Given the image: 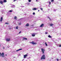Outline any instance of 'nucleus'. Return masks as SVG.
<instances>
[{
  "mask_svg": "<svg viewBox=\"0 0 61 61\" xmlns=\"http://www.w3.org/2000/svg\"><path fill=\"white\" fill-rule=\"evenodd\" d=\"M17 18V17H16V16H15L14 17V18L15 19H16Z\"/></svg>",
  "mask_w": 61,
  "mask_h": 61,
  "instance_id": "obj_19",
  "label": "nucleus"
},
{
  "mask_svg": "<svg viewBox=\"0 0 61 61\" xmlns=\"http://www.w3.org/2000/svg\"><path fill=\"white\" fill-rule=\"evenodd\" d=\"M31 43L33 45H36V44H37L36 43V42H31Z\"/></svg>",
  "mask_w": 61,
  "mask_h": 61,
  "instance_id": "obj_6",
  "label": "nucleus"
},
{
  "mask_svg": "<svg viewBox=\"0 0 61 61\" xmlns=\"http://www.w3.org/2000/svg\"><path fill=\"white\" fill-rule=\"evenodd\" d=\"M33 15H35V12H33Z\"/></svg>",
  "mask_w": 61,
  "mask_h": 61,
  "instance_id": "obj_24",
  "label": "nucleus"
},
{
  "mask_svg": "<svg viewBox=\"0 0 61 61\" xmlns=\"http://www.w3.org/2000/svg\"><path fill=\"white\" fill-rule=\"evenodd\" d=\"M59 47H61V45H60L59 46Z\"/></svg>",
  "mask_w": 61,
  "mask_h": 61,
  "instance_id": "obj_32",
  "label": "nucleus"
},
{
  "mask_svg": "<svg viewBox=\"0 0 61 61\" xmlns=\"http://www.w3.org/2000/svg\"><path fill=\"white\" fill-rule=\"evenodd\" d=\"M0 3H1V4H3L4 3V2L2 1V0H0Z\"/></svg>",
  "mask_w": 61,
  "mask_h": 61,
  "instance_id": "obj_10",
  "label": "nucleus"
},
{
  "mask_svg": "<svg viewBox=\"0 0 61 61\" xmlns=\"http://www.w3.org/2000/svg\"><path fill=\"white\" fill-rule=\"evenodd\" d=\"M3 17H1V19H0V21L1 22H2V20H3Z\"/></svg>",
  "mask_w": 61,
  "mask_h": 61,
  "instance_id": "obj_15",
  "label": "nucleus"
},
{
  "mask_svg": "<svg viewBox=\"0 0 61 61\" xmlns=\"http://www.w3.org/2000/svg\"><path fill=\"white\" fill-rule=\"evenodd\" d=\"M10 39H6V41H10Z\"/></svg>",
  "mask_w": 61,
  "mask_h": 61,
  "instance_id": "obj_12",
  "label": "nucleus"
},
{
  "mask_svg": "<svg viewBox=\"0 0 61 61\" xmlns=\"http://www.w3.org/2000/svg\"><path fill=\"white\" fill-rule=\"evenodd\" d=\"M21 33V31H20L19 33V34H20Z\"/></svg>",
  "mask_w": 61,
  "mask_h": 61,
  "instance_id": "obj_35",
  "label": "nucleus"
},
{
  "mask_svg": "<svg viewBox=\"0 0 61 61\" xmlns=\"http://www.w3.org/2000/svg\"><path fill=\"white\" fill-rule=\"evenodd\" d=\"M36 1H37V0H36Z\"/></svg>",
  "mask_w": 61,
  "mask_h": 61,
  "instance_id": "obj_42",
  "label": "nucleus"
},
{
  "mask_svg": "<svg viewBox=\"0 0 61 61\" xmlns=\"http://www.w3.org/2000/svg\"><path fill=\"white\" fill-rule=\"evenodd\" d=\"M46 34H47V32H46L45 33Z\"/></svg>",
  "mask_w": 61,
  "mask_h": 61,
  "instance_id": "obj_30",
  "label": "nucleus"
},
{
  "mask_svg": "<svg viewBox=\"0 0 61 61\" xmlns=\"http://www.w3.org/2000/svg\"><path fill=\"white\" fill-rule=\"evenodd\" d=\"M49 4L50 5L51 4V2H49Z\"/></svg>",
  "mask_w": 61,
  "mask_h": 61,
  "instance_id": "obj_34",
  "label": "nucleus"
},
{
  "mask_svg": "<svg viewBox=\"0 0 61 61\" xmlns=\"http://www.w3.org/2000/svg\"><path fill=\"white\" fill-rule=\"evenodd\" d=\"M1 54H1V53L0 52V56H1Z\"/></svg>",
  "mask_w": 61,
  "mask_h": 61,
  "instance_id": "obj_31",
  "label": "nucleus"
},
{
  "mask_svg": "<svg viewBox=\"0 0 61 61\" xmlns=\"http://www.w3.org/2000/svg\"><path fill=\"white\" fill-rule=\"evenodd\" d=\"M56 60H57V61H58V59H56Z\"/></svg>",
  "mask_w": 61,
  "mask_h": 61,
  "instance_id": "obj_37",
  "label": "nucleus"
},
{
  "mask_svg": "<svg viewBox=\"0 0 61 61\" xmlns=\"http://www.w3.org/2000/svg\"><path fill=\"white\" fill-rule=\"evenodd\" d=\"M21 25V23H19V25Z\"/></svg>",
  "mask_w": 61,
  "mask_h": 61,
  "instance_id": "obj_22",
  "label": "nucleus"
},
{
  "mask_svg": "<svg viewBox=\"0 0 61 61\" xmlns=\"http://www.w3.org/2000/svg\"><path fill=\"white\" fill-rule=\"evenodd\" d=\"M1 56H0V57Z\"/></svg>",
  "mask_w": 61,
  "mask_h": 61,
  "instance_id": "obj_44",
  "label": "nucleus"
},
{
  "mask_svg": "<svg viewBox=\"0 0 61 61\" xmlns=\"http://www.w3.org/2000/svg\"><path fill=\"white\" fill-rule=\"evenodd\" d=\"M29 24L27 23L26 25L25 26H29Z\"/></svg>",
  "mask_w": 61,
  "mask_h": 61,
  "instance_id": "obj_14",
  "label": "nucleus"
},
{
  "mask_svg": "<svg viewBox=\"0 0 61 61\" xmlns=\"http://www.w3.org/2000/svg\"><path fill=\"white\" fill-rule=\"evenodd\" d=\"M23 39L25 40H27V39L25 37H23Z\"/></svg>",
  "mask_w": 61,
  "mask_h": 61,
  "instance_id": "obj_9",
  "label": "nucleus"
},
{
  "mask_svg": "<svg viewBox=\"0 0 61 61\" xmlns=\"http://www.w3.org/2000/svg\"><path fill=\"white\" fill-rule=\"evenodd\" d=\"M53 25H54V24H51L50 25V26H53Z\"/></svg>",
  "mask_w": 61,
  "mask_h": 61,
  "instance_id": "obj_16",
  "label": "nucleus"
},
{
  "mask_svg": "<svg viewBox=\"0 0 61 61\" xmlns=\"http://www.w3.org/2000/svg\"><path fill=\"white\" fill-rule=\"evenodd\" d=\"M54 1V0H51V2H53Z\"/></svg>",
  "mask_w": 61,
  "mask_h": 61,
  "instance_id": "obj_25",
  "label": "nucleus"
},
{
  "mask_svg": "<svg viewBox=\"0 0 61 61\" xmlns=\"http://www.w3.org/2000/svg\"><path fill=\"white\" fill-rule=\"evenodd\" d=\"M31 1V0H28V1L29 2H30V1Z\"/></svg>",
  "mask_w": 61,
  "mask_h": 61,
  "instance_id": "obj_26",
  "label": "nucleus"
},
{
  "mask_svg": "<svg viewBox=\"0 0 61 61\" xmlns=\"http://www.w3.org/2000/svg\"><path fill=\"white\" fill-rule=\"evenodd\" d=\"M36 34L35 33H33L32 34H31V36H35V35H36Z\"/></svg>",
  "mask_w": 61,
  "mask_h": 61,
  "instance_id": "obj_4",
  "label": "nucleus"
},
{
  "mask_svg": "<svg viewBox=\"0 0 61 61\" xmlns=\"http://www.w3.org/2000/svg\"><path fill=\"white\" fill-rule=\"evenodd\" d=\"M7 2V1H6V0H3V2L4 3H6Z\"/></svg>",
  "mask_w": 61,
  "mask_h": 61,
  "instance_id": "obj_17",
  "label": "nucleus"
},
{
  "mask_svg": "<svg viewBox=\"0 0 61 61\" xmlns=\"http://www.w3.org/2000/svg\"><path fill=\"white\" fill-rule=\"evenodd\" d=\"M38 12H39V10H38Z\"/></svg>",
  "mask_w": 61,
  "mask_h": 61,
  "instance_id": "obj_39",
  "label": "nucleus"
},
{
  "mask_svg": "<svg viewBox=\"0 0 61 61\" xmlns=\"http://www.w3.org/2000/svg\"><path fill=\"white\" fill-rule=\"evenodd\" d=\"M5 24H7V25H8V23H5Z\"/></svg>",
  "mask_w": 61,
  "mask_h": 61,
  "instance_id": "obj_27",
  "label": "nucleus"
},
{
  "mask_svg": "<svg viewBox=\"0 0 61 61\" xmlns=\"http://www.w3.org/2000/svg\"><path fill=\"white\" fill-rule=\"evenodd\" d=\"M1 56H2V57H5V55H4V53L3 52L2 53Z\"/></svg>",
  "mask_w": 61,
  "mask_h": 61,
  "instance_id": "obj_3",
  "label": "nucleus"
},
{
  "mask_svg": "<svg viewBox=\"0 0 61 61\" xmlns=\"http://www.w3.org/2000/svg\"><path fill=\"white\" fill-rule=\"evenodd\" d=\"M5 47H3V49H5Z\"/></svg>",
  "mask_w": 61,
  "mask_h": 61,
  "instance_id": "obj_36",
  "label": "nucleus"
},
{
  "mask_svg": "<svg viewBox=\"0 0 61 61\" xmlns=\"http://www.w3.org/2000/svg\"><path fill=\"white\" fill-rule=\"evenodd\" d=\"M5 56H7V55H6H6H5Z\"/></svg>",
  "mask_w": 61,
  "mask_h": 61,
  "instance_id": "obj_40",
  "label": "nucleus"
},
{
  "mask_svg": "<svg viewBox=\"0 0 61 61\" xmlns=\"http://www.w3.org/2000/svg\"><path fill=\"white\" fill-rule=\"evenodd\" d=\"M22 50V49H20L18 50H16V52H18V51H20V50Z\"/></svg>",
  "mask_w": 61,
  "mask_h": 61,
  "instance_id": "obj_11",
  "label": "nucleus"
},
{
  "mask_svg": "<svg viewBox=\"0 0 61 61\" xmlns=\"http://www.w3.org/2000/svg\"><path fill=\"white\" fill-rule=\"evenodd\" d=\"M41 49V51L42 52V54H44V52L45 51V49L42 48Z\"/></svg>",
  "mask_w": 61,
  "mask_h": 61,
  "instance_id": "obj_2",
  "label": "nucleus"
},
{
  "mask_svg": "<svg viewBox=\"0 0 61 61\" xmlns=\"http://www.w3.org/2000/svg\"><path fill=\"white\" fill-rule=\"evenodd\" d=\"M21 7H24V6H21Z\"/></svg>",
  "mask_w": 61,
  "mask_h": 61,
  "instance_id": "obj_38",
  "label": "nucleus"
},
{
  "mask_svg": "<svg viewBox=\"0 0 61 61\" xmlns=\"http://www.w3.org/2000/svg\"><path fill=\"white\" fill-rule=\"evenodd\" d=\"M27 56V55L26 54L25 55H24V58H26V57Z\"/></svg>",
  "mask_w": 61,
  "mask_h": 61,
  "instance_id": "obj_8",
  "label": "nucleus"
},
{
  "mask_svg": "<svg viewBox=\"0 0 61 61\" xmlns=\"http://www.w3.org/2000/svg\"><path fill=\"white\" fill-rule=\"evenodd\" d=\"M0 46H1V45H0Z\"/></svg>",
  "mask_w": 61,
  "mask_h": 61,
  "instance_id": "obj_43",
  "label": "nucleus"
},
{
  "mask_svg": "<svg viewBox=\"0 0 61 61\" xmlns=\"http://www.w3.org/2000/svg\"><path fill=\"white\" fill-rule=\"evenodd\" d=\"M54 11H56V10H54Z\"/></svg>",
  "mask_w": 61,
  "mask_h": 61,
  "instance_id": "obj_41",
  "label": "nucleus"
},
{
  "mask_svg": "<svg viewBox=\"0 0 61 61\" xmlns=\"http://www.w3.org/2000/svg\"><path fill=\"white\" fill-rule=\"evenodd\" d=\"M41 10H43V8H41Z\"/></svg>",
  "mask_w": 61,
  "mask_h": 61,
  "instance_id": "obj_28",
  "label": "nucleus"
},
{
  "mask_svg": "<svg viewBox=\"0 0 61 61\" xmlns=\"http://www.w3.org/2000/svg\"><path fill=\"white\" fill-rule=\"evenodd\" d=\"M15 5H11V7L12 8H15Z\"/></svg>",
  "mask_w": 61,
  "mask_h": 61,
  "instance_id": "obj_5",
  "label": "nucleus"
},
{
  "mask_svg": "<svg viewBox=\"0 0 61 61\" xmlns=\"http://www.w3.org/2000/svg\"><path fill=\"white\" fill-rule=\"evenodd\" d=\"M10 12H13V11L12 10H9Z\"/></svg>",
  "mask_w": 61,
  "mask_h": 61,
  "instance_id": "obj_21",
  "label": "nucleus"
},
{
  "mask_svg": "<svg viewBox=\"0 0 61 61\" xmlns=\"http://www.w3.org/2000/svg\"><path fill=\"white\" fill-rule=\"evenodd\" d=\"M46 58V57L45 56V55H43L42 56L41 58V60H42L43 59H45Z\"/></svg>",
  "mask_w": 61,
  "mask_h": 61,
  "instance_id": "obj_1",
  "label": "nucleus"
},
{
  "mask_svg": "<svg viewBox=\"0 0 61 61\" xmlns=\"http://www.w3.org/2000/svg\"><path fill=\"white\" fill-rule=\"evenodd\" d=\"M17 0H14V2H15V1H16Z\"/></svg>",
  "mask_w": 61,
  "mask_h": 61,
  "instance_id": "obj_33",
  "label": "nucleus"
},
{
  "mask_svg": "<svg viewBox=\"0 0 61 61\" xmlns=\"http://www.w3.org/2000/svg\"><path fill=\"white\" fill-rule=\"evenodd\" d=\"M45 44H46V46H47V44H46V43L45 42Z\"/></svg>",
  "mask_w": 61,
  "mask_h": 61,
  "instance_id": "obj_20",
  "label": "nucleus"
},
{
  "mask_svg": "<svg viewBox=\"0 0 61 61\" xmlns=\"http://www.w3.org/2000/svg\"><path fill=\"white\" fill-rule=\"evenodd\" d=\"M16 28L17 29H18V26H17L16 27Z\"/></svg>",
  "mask_w": 61,
  "mask_h": 61,
  "instance_id": "obj_23",
  "label": "nucleus"
},
{
  "mask_svg": "<svg viewBox=\"0 0 61 61\" xmlns=\"http://www.w3.org/2000/svg\"><path fill=\"white\" fill-rule=\"evenodd\" d=\"M48 18L49 19H50V20H51V19H50V18H49V17H48Z\"/></svg>",
  "mask_w": 61,
  "mask_h": 61,
  "instance_id": "obj_29",
  "label": "nucleus"
},
{
  "mask_svg": "<svg viewBox=\"0 0 61 61\" xmlns=\"http://www.w3.org/2000/svg\"><path fill=\"white\" fill-rule=\"evenodd\" d=\"M37 8H34L32 9V10H37Z\"/></svg>",
  "mask_w": 61,
  "mask_h": 61,
  "instance_id": "obj_7",
  "label": "nucleus"
},
{
  "mask_svg": "<svg viewBox=\"0 0 61 61\" xmlns=\"http://www.w3.org/2000/svg\"><path fill=\"white\" fill-rule=\"evenodd\" d=\"M44 24H42L40 26V27H43V26H44Z\"/></svg>",
  "mask_w": 61,
  "mask_h": 61,
  "instance_id": "obj_13",
  "label": "nucleus"
},
{
  "mask_svg": "<svg viewBox=\"0 0 61 61\" xmlns=\"http://www.w3.org/2000/svg\"><path fill=\"white\" fill-rule=\"evenodd\" d=\"M48 37H49V38H52V36H51L50 35H49L48 36Z\"/></svg>",
  "mask_w": 61,
  "mask_h": 61,
  "instance_id": "obj_18",
  "label": "nucleus"
}]
</instances>
